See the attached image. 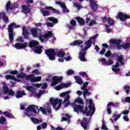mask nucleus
Here are the masks:
<instances>
[{
  "instance_id": "47",
  "label": "nucleus",
  "mask_w": 130,
  "mask_h": 130,
  "mask_svg": "<svg viewBox=\"0 0 130 130\" xmlns=\"http://www.w3.org/2000/svg\"><path fill=\"white\" fill-rule=\"evenodd\" d=\"M26 90H27V91H29V92H32L33 93V92H34V87L31 86H26Z\"/></svg>"
},
{
  "instance_id": "55",
  "label": "nucleus",
  "mask_w": 130,
  "mask_h": 130,
  "mask_svg": "<svg viewBox=\"0 0 130 130\" xmlns=\"http://www.w3.org/2000/svg\"><path fill=\"white\" fill-rule=\"evenodd\" d=\"M129 113V111L128 110H124L121 112L120 114L121 115L122 114H123L124 115H127Z\"/></svg>"
},
{
  "instance_id": "40",
  "label": "nucleus",
  "mask_w": 130,
  "mask_h": 130,
  "mask_svg": "<svg viewBox=\"0 0 130 130\" xmlns=\"http://www.w3.org/2000/svg\"><path fill=\"white\" fill-rule=\"evenodd\" d=\"M107 22L110 26H112L114 24V20H113L112 19H111L110 17L108 18Z\"/></svg>"
},
{
  "instance_id": "58",
  "label": "nucleus",
  "mask_w": 130,
  "mask_h": 130,
  "mask_svg": "<svg viewBox=\"0 0 130 130\" xmlns=\"http://www.w3.org/2000/svg\"><path fill=\"white\" fill-rule=\"evenodd\" d=\"M74 73V71H73V70L72 69H70L67 71V75H68V76H70L71 75H73Z\"/></svg>"
},
{
  "instance_id": "63",
  "label": "nucleus",
  "mask_w": 130,
  "mask_h": 130,
  "mask_svg": "<svg viewBox=\"0 0 130 130\" xmlns=\"http://www.w3.org/2000/svg\"><path fill=\"white\" fill-rule=\"evenodd\" d=\"M41 125L43 128H46L47 127V123L44 122L41 124Z\"/></svg>"
},
{
  "instance_id": "30",
  "label": "nucleus",
  "mask_w": 130,
  "mask_h": 130,
  "mask_svg": "<svg viewBox=\"0 0 130 130\" xmlns=\"http://www.w3.org/2000/svg\"><path fill=\"white\" fill-rule=\"evenodd\" d=\"M45 93V90H39V93H36V91H33V94L34 95H36L38 98H40L41 97V95Z\"/></svg>"
},
{
  "instance_id": "17",
  "label": "nucleus",
  "mask_w": 130,
  "mask_h": 130,
  "mask_svg": "<svg viewBox=\"0 0 130 130\" xmlns=\"http://www.w3.org/2000/svg\"><path fill=\"white\" fill-rule=\"evenodd\" d=\"M88 120H87V118L84 117L82 121L81 122V125L84 128V129H88V127L89 126L88 125Z\"/></svg>"
},
{
  "instance_id": "6",
  "label": "nucleus",
  "mask_w": 130,
  "mask_h": 130,
  "mask_svg": "<svg viewBox=\"0 0 130 130\" xmlns=\"http://www.w3.org/2000/svg\"><path fill=\"white\" fill-rule=\"evenodd\" d=\"M50 103L52 105L54 109H55L56 111H57L60 107H61V104H62V100L61 99H53L51 98L50 99Z\"/></svg>"
},
{
  "instance_id": "60",
  "label": "nucleus",
  "mask_w": 130,
  "mask_h": 130,
  "mask_svg": "<svg viewBox=\"0 0 130 130\" xmlns=\"http://www.w3.org/2000/svg\"><path fill=\"white\" fill-rule=\"evenodd\" d=\"M88 84L89 83H88V82H85L83 84V87H81V89H86V88H87V86H88Z\"/></svg>"
},
{
  "instance_id": "46",
  "label": "nucleus",
  "mask_w": 130,
  "mask_h": 130,
  "mask_svg": "<svg viewBox=\"0 0 130 130\" xmlns=\"http://www.w3.org/2000/svg\"><path fill=\"white\" fill-rule=\"evenodd\" d=\"M75 102H76V103H79V104H84L83 100L80 98H77V100H75Z\"/></svg>"
},
{
  "instance_id": "11",
  "label": "nucleus",
  "mask_w": 130,
  "mask_h": 130,
  "mask_svg": "<svg viewBox=\"0 0 130 130\" xmlns=\"http://www.w3.org/2000/svg\"><path fill=\"white\" fill-rule=\"evenodd\" d=\"M116 19L117 20L119 19L120 21L123 22L125 20H127V19H130V16L129 15L123 14L122 12H119L116 16Z\"/></svg>"
},
{
  "instance_id": "14",
  "label": "nucleus",
  "mask_w": 130,
  "mask_h": 130,
  "mask_svg": "<svg viewBox=\"0 0 130 130\" xmlns=\"http://www.w3.org/2000/svg\"><path fill=\"white\" fill-rule=\"evenodd\" d=\"M27 45H28V43L26 42L24 43H16L15 45H13V46L16 48V49H24V48H26V47H27Z\"/></svg>"
},
{
  "instance_id": "62",
  "label": "nucleus",
  "mask_w": 130,
  "mask_h": 130,
  "mask_svg": "<svg viewBox=\"0 0 130 130\" xmlns=\"http://www.w3.org/2000/svg\"><path fill=\"white\" fill-rule=\"evenodd\" d=\"M18 71L17 70H14V71H12L10 72L11 75H18Z\"/></svg>"
},
{
  "instance_id": "26",
  "label": "nucleus",
  "mask_w": 130,
  "mask_h": 130,
  "mask_svg": "<svg viewBox=\"0 0 130 130\" xmlns=\"http://www.w3.org/2000/svg\"><path fill=\"white\" fill-rule=\"evenodd\" d=\"M84 43V42L81 40H77L71 43V45L76 46L77 45H81Z\"/></svg>"
},
{
  "instance_id": "53",
  "label": "nucleus",
  "mask_w": 130,
  "mask_h": 130,
  "mask_svg": "<svg viewBox=\"0 0 130 130\" xmlns=\"http://www.w3.org/2000/svg\"><path fill=\"white\" fill-rule=\"evenodd\" d=\"M95 24H96V20L92 19L89 23V26H92L93 25H95Z\"/></svg>"
},
{
  "instance_id": "41",
  "label": "nucleus",
  "mask_w": 130,
  "mask_h": 130,
  "mask_svg": "<svg viewBox=\"0 0 130 130\" xmlns=\"http://www.w3.org/2000/svg\"><path fill=\"white\" fill-rule=\"evenodd\" d=\"M81 90H83V96L84 98H86V95L89 94V91L87 88H81Z\"/></svg>"
},
{
  "instance_id": "21",
  "label": "nucleus",
  "mask_w": 130,
  "mask_h": 130,
  "mask_svg": "<svg viewBox=\"0 0 130 130\" xmlns=\"http://www.w3.org/2000/svg\"><path fill=\"white\" fill-rule=\"evenodd\" d=\"M45 10H50L51 11H52L54 14H57V15H59V14H60L59 10H56L51 6H46Z\"/></svg>"
},
{
  "instance_id": "22",
  "label": "nucleus",
  "mask_w": 130,
  "mask_h": 130,
  "mask_svg": "<svg viewBox=\"0 0 130 130\" xmlns=\"http://www.w3.org/2000/svg\"><path fill=\"white\" fill-rule=\"evenodd\" d=\"M38 44H39L38 41H32L29 42L28 46L29 47H30V48H33V47L36 48L38 46L37 45H38Z\"/></svg>"
},
{
  "instance_id": "51",
  "label": "nucleus",
  "mask_w": 130,
  "mask_h": 130,
  "mask_svg": "<svg viewBox=\"0 0 130 130\" xmlns=\"http://www.w3.org/2000/svg\"><path fill=\"white\" fill-rule=\"evenodd\" d=\"M10 9H11V1H9L6 5L7 11H9V10H10Z\"/></svg>"
},
{
  "instance_id": "52",
  "label": "nucleus",
  "mask_w": 130,
  "mask_h": 130,
  "mask_svg": "<svg viewBox=\"0 0 130 130\" xmlns=\"http://www.w3.org/2000/svg\"><path fill=\"white\" fill-rule=\"evenodd\" d=\"M102 123H103V125L102 126L101 129H103V130L108 129V128L106 126V125L105 124V123L104 122V121H103Z\"/></svg>"
},
{
  "instance_id": "20",
  "label": "nucleus",
  "mask_w": 130,
  "mask_h": 130,
  "mask_svg": "<svg viewBox=\"0 0 130 130\" xmlns=\"http://www.w3.org/2000/svg\"><path fill=\"white\" fill-rule=\"evenodd\" d=\"M92 41L91 40H87V42H85L84 43V44L85 45V46L84 47V48H83V49L84 50H88V49H89V48H90L91 47V46H92Z\"/></svg>"
},
{
  "instance_id": "5",
  "label": "nucleus",
  "mask_w": 130,
  "mask_h": 130,
  "mask_svg": "<svg viewBox=\"0 0 130 130\" xmlns=\"http://www.w3.org/2000/svg\"><path fill=\"white\" fill-rule=\"evenodd\" d=\"M117 61L116 62L115 66H113L112 67V71L115 73H119L120 72V69L119 68V62L121 64V66H124V63L123 62V55H120L117 56Z\"/></svg>"
},
{
  "instance_id": "29",
  "label": "nucleus",
  "mask_w": 130,
  "mask_h": 130,
  "mask_svg": "<svg viewBox=\"0 0 130 130\" xmlns=\"http://www.w3.org/2000/svg\"><path fill=\"white\" fill-rule=\"evenodd\" d=\"M24 95H26V93H25V90H23L22 92L20 90L17 91L16 93V98L19 99L21 98Z\"/></svg>"
},
{
  "instance_id": "4",
  "label": "nucleus",
  "mask_w": 130,
  "mask_h": 130,
  "mask_svg": "<svg viewBox=\"0 0 130 130\" xmlns=\"http://www.w3.org/2000/svg\"><path fill=\"white\" fill-rule=\"evenodd\" d=\"M14 27L15 28H20V25H17L15 23H11L8 26V33L10 41V43H12L14 41Z\"/></svg>"
},
{
  "instance_id": "43",
  "label": "nucleus",
  "mask_w": 130,
  "mask_h": 130,
  "mask_svg": "<svg viewBox=\"0 0 130 130\" xmlns=\"http://www.w3.org/2000/svg\"><path fill=\"white\" fill-rule=\"evenodd\" d=\"M61 85L62 88L64 89V88H69V87L71 86V82H69L68 83H62Z\"/></svg>"
},
{
  "instance_id": "32",
  "label": "nucleus",
  "mask_w": 130,
  "mask_h": 130,
  "mask_svg": "<svg viewBox=\"0 0 130 130\" xmlns=\"http://www.w3.org/2000/svg\"><path fill=\"white\" fill-rule=\"evenodd\" d=\"M36 49L34 50L35 53H37V54H41L42 52V50L41 49V46H37L36 47Z\"/></svg>"
},
{
  "instance_id": "44",
  "label": "nucleus",
  "mask_w": 130,
  "mask_h": 130,
  "mask_svg": "<svg viewBox=\"0 0 130 130\" xmlns=\"http://www.w3.org/2000/svg\"><path fill=\"white\" fill-rule=\"evenodd\" d=\"M111 55H112V53H111L110 50H109L105 54V56H106V57H109V56H111Z\"/></svg>"
},
{
  "instance_id": "49",
  "label": "nucleus",
  "mask_w": 130,
  "mask_h": 130,
  "mask_svg": "<svg viewBox=\"0 0 130 130\" xmlns=\"http://www.w3.org/2000/svg\"><path fill=\"white\" fill-rule=\"evenodd\" d=\"M8 94L10 96H15V91L12 89H9Z\"/></svg>"
},
{
  "instance_id": "1",
  "label": "nucleus",
  "mask_w": 130,
  "mask_h": 130,
  "mask_svg": "<svg viewBox=\"0 0 130 130\" xmlns=\"http://www.w3.org/2000/svg\"><path fill=\"white\" fill-rule=\"evenodd\" d=\"M110 43H111V44H115V45H116L117 49H118V50H120L121 48L124 49V50H126V49H128L130 47L129 43H126L120 45V43H121V40H120L112 39L110 40Z\"/></svg>"
},
{
  "instance_id": "3",
  "label": "nucleus",
  "mask_w": 130,
  "mask_h": 130,
  "mask_svg": "<svg viewBox=\"0 0 130 130\" xmlns=\"http://www.w3.org/2000/svg\"><path fill=\"white\" fill-rule=\"evenodd\" d=\"M30 33L34 38H39L41 42H44V39L42 38V29L39 28H32Z\"/></svg>"
},
{
  "instance_id": "38",
  "label": "nucleus",
  "mask_w": 130,
  "mask_h": 130,
  "mask_svg": "<svg viewBox=\"0 0 130 130\" xmlns=\"http://www.w3.org/2000/svg\"><path fill=\"white\" fill-rule=\"evenodd\" d=\"M64 55H66L64 51H59L57 53V56H58V57H63Z\"/></svg>"
},
{
  "instance_id": "36",
  "label": "nucleus",
  "mask_w": 130,
  "mask_h": 130,
  "mask_svg": "<svg viewBox=\"0 0 130 130\" xmlns=\"http://www.w3.org/2000/svg\"><path fill=\"white\" fill-rule=\"evenodd\" d=\"M3 114H4V115H5V116H6L7 117H8V118H13V117H14V116L12 115V114H11V113H9V112H3Z\"/></svg>"
},
{
  "instance_id": "9",
  "label": "nucleus",
  "mask_w": 130,
  "mask_h": 130,
  "mask_svg": "<svg viewBox=\"0 0 130 130\" xmlns=\"http://www.w3.org/2000/svg\"><path fill=\"white\" fill-rule=\"evenodd\" d=\"M27 81H30L31 83H37L41 81V76L35 77L34 74H30L27 75L25 77Z\"/></svg>"
},
{
  "instance_id": "18",
  "label": "nucleus",
  "mask_w": 130,
  "mask_h": 130,
  "mask_svg": "<svg viewBox=\"0 0 130 130\" xmlns=\"http://www.w3.org/2000/svg\"><path fill=\"white\" fill-rule=\"evenodd\" d=\"M53 36V34H52V31H48L46 34L43 35L42 34V38L43 39H49V38H51Z\"/></svg>"
},
{
  "instance_id": "42",
  "label": "nucleus",
  "mask_w": 130,
  "mask_h": 130,
  "mask_svg": "<svg viewBox=\"0 0 130 130\" xmlns=\"http://www.w3.org/2000/svg\"><path fill=\"white\" fill-rule=\"evenodd\" d=\"M124 89L125 90V91L126 92V94L127 95H128V94H129V92H130V87L128 86H124Z\"/></svg>"
},
{
  "instance_id": "7",
  "label": "nucleus",
  "mask_w": 130,
  "mask_h": 130,
  "mask_svg": "<svg viewBox=\"0 0 130 130\" xmlns=\"http://www.w3.org/2000/svg\"><path fill=\"white\" fill-rule=\"evenodd\" d=\"M69 93H71V90L62 92L60 94V97H66V96H67L63 102V104H64L65 107H67V106H69V105L71 104V102H70V95H69Z\"/></svg>"
},
{
  "instance_id": "64",
  "label": "nucleus",
  "mask_w": 130,
  "mask_h": 130,
  "mask_svg": "<svg viewBox=\"0 0 130 130\" xmlns=\"http://www.w3.org/2000/svg\"><path fill=\"white\" fill-rule=\"evenodd\" d=\"M106 51V49L103 48L102 50L100 51V53L102 55L104 54L105 53V52Z\"/></svg>"
},
{
  "instance_id": "37",
  "label": "nucleus",
  "mask_w": 130,
  "mask_h": 130,
  "mask_svg": "<svg viewBox=\"0 0 130 130\" xmlns=\"http://www.w3.org/2000/svg\"><path fill=\"white\" fill-rule=\"evenodd\" d=\"M48 20L51 22H53L54 24H57L58 23V20H57V19L54 17H49Z\"/></svg>"
},
{
  "instance_id": "35",
  "label": "nucleus",
  "mask_w": 130,
  "mask_h": 130,
  "mask_svg": "<svg viewBox=\"0 0 130 130\" xmlns=\"http://www.w3.org/2000/svg\"><path fill=\"white\" fill-rule=\"evenodd\" d=\"M26 77H27V74L24 73H21L17 75V78H18V79H23V78H25Z\"/></svg>"
},
{
  "instance_id": "12",
  "label": "nucleus",
  "mask_w": 130,
  "mask_h": 130,
  "mask_svg": "<svg viewBox=\"0 0 130 130\" xmlns=\"http://www.w3.org/2000/svg\"><path fill=\"white\" fill-rule=\"evenodd\" d=\"M63 79V76H54L52 78V82L51 84V86L52 87H54L58 83H59L62 81V79Z\"/></svg>"
},
{
  "instance_id": "39",
  "label": "nucleus",
  "mask_w": 130,
  "mask_h": 130,
  "mask_svg": "<svg viewBox=\"0 0 130 130\" xmlns=\"http://www.w3.org/2000/svg\"><path fill=\"white\" fill-rule=\"evenodd\" d=\"M5 78L6 80H12L13 81H14V79H15V76L7 75L5 76Z\"/></svg>"
},
{
  "instance_id": "27",
  "label": "nucleus",
  "mask_w": 130,
  "mask_h": 130,
  "mask_svg": "<svg viewBox=\"0 0 130 130\" xmlns=\"http://www.w3.org/2000/svg\"><path fill=\"white\" fill-rule=\"evenodd\" d=\"M4 22H9V18L7 16V13L5 12H1V18Z\"/></svg>"
},
{
  "instance_id": "45",
  "label": "nucleus",
  "mask_w": 130,
  "mask_h": 130,
  "mask_svg": "<svg viewBox=\"0 0 130 130\" xmlns=\"http://www.w3.org/2000/svg\"><path fill=\"white\" fill-rule=\"evenodd\" d=\"M6 122V118L4 116H1L0 118V124H5Z\"/></svg>"
},
{
  "instance_id": "48",
  "label": "nucleus",
  "mask_w": 130,
  "mask_h": 130,
  "mask_svg": "<svg viewBox=\"0 0 130 130\" xmlns=\"http://www.w3.org/2000/svg\"><path fill=\"white\" fill-rule=\"evenodd\" d=\"M79 75L80 76H83V77H85V78H87L86 80H88V78H89L88 74H87L86 72H80Z\"/></svg>"
},
{
  "instance_id": "34",
  "label": "nucleus",
  "mask_w": 130,
  "mask_h": 130,
  "mask_svg": "<svg viewBox=\"0 0 130 130\" xmlns=\"http://www.w3.org/2000/svg\"><path fill=\"white\" fill-rule=\"evenodd\" d=\"M31 120L34 123H35V124H38L39 122H42V119L39 120L37 118H31Z\"/></svg>"
},
{
  "instance_id": "13",
  "label": "nucleus",
  "mask_w": 130,
  "mask_h": 130,
  "mask_svg": "<svg viewBox=\"0 0 130 130\" xmlns=\"http://www.w3.org/2000/svg\"><path fill=\"white\" fill-rule=\"evenodd\" d=\"M39 111V108L38 106L32 105L29 106L26 109V111L27 112H29V111H31V112H34V113H35V114H37V111H36V109Z\"/></svg>"
},
{
  "instance_id": "15",
  "label": "nucleus",
  "mask_w": 130,
  "mask_h": 130,
  "mask_svg": "<svg viewBox=\"0 0 130 130\" xmlns=\"http://www.w3.org/2000/svg\"><path fill=\"white\" fill-rule=\"evenodd\" d=\"M89 3L91 10H92L93 12H96L98 9V4H97V2H94V0H89Z\"/></svg>"
},
{
  "instance_id": "10",
  "label": "nucleus",
  "mask_w": 130,
  "mask_h": 130,
  "mask_svg": "<svg viewBox=\"0 0 130 130\" xmlns=\"http://www.w3.org/2000/svg\"><path fill=\"white\" fill-rule=\"evenodd\" d=\"M89 105L87 108H89V110H88V112L86 113V116H89L90 115V116H92V115L94 114L96 110V108H95V107L92 106V104L93 103V100L91 99H89Z\"/></svg>"
},
{
  "instance_id": "19",
  "label": "nucleus",
  "mask_w": 130,
  "mask_h": 130,
  "mask_svg": "<svg viewBox=\"0 0 130 130\" xmlns=\"http://www.w3.org/2000/svg\"><path fill=\"white\" fill-rule=\"evenodd\" d=\"M30 8V5L26 6V5H22V12L24 14H29L30 12H31V9L29 8Z\"/></svg>"
},
{
  "instance_id": "56",
  "label": "nucleus",
  "mask_w": 130,
  "mask_h": 130,
  "mask_svg": "<svg viewBox=\"0 0 130 130\" xmlns=\"http://www.w3.org/2000/svg\"><path fill=\"white\" fill-rule=\"evenodd\" d=\"M72 26H76L77 25V21L75 19H72L70 22Z\"/></svg>"
},
{
  "instance_id": "2",
  "label": "nucleus",
  "mask_w": 130,
  "mask_h": 130,
  "mask_svg": "<svg viewBox=\"0 0 130 130\" xmlns=\"http://www.w3.org/2000/svg\"><path fill=\"white\" fill-rule=\"evenodd\" d=\"M72 107L73 108V111L74 112H76L77 113H83V114H86L87 116V113L88 112V107L86 106L84 108V106H82L81 105H77L76 103H73L72 104Z\"/></svg>"
},
{
  "instance_id": "54",
  "label": "nucleus",
  "mask_w": 130,
  "mask_h": 130,
  "mask_svg": "<svg viewBox=\"0 0 130 130\" xmlns=\"http://www.w3.org/2000/svg\"><path fill=\"white\" fill-rule=\"evenodd\" d=\"M111 64H113V61L110 59H109L108 61H107L106 66H111Z\"/></svg>"
},
{
  "instance_id": "23",
  "label": "nucleus",
  "mask_w": 130,
  "mask_h": 130,
  "mask_svg": "<svg viewBox=\"0 0 130 130\" xmlns=\"http://www.w3.org/2000/svg\"><path fill=\"white\" fill-rule=\"evenodd\" d=\"M76 20L78 22L80 26H84L85 25V20L79 16L75 18Z\"/></svg>"
},
{
  "instance_id": "33",
  "label": "nucleus",
  "mask_w": 130,
  "mask_h": 130,
  "mask_svg": "<svg viewBox=\"0 0 130 130\" xmlns=\"http://www.w3.org/2000/svg\"><path fill=\"white\" fill-rule=\"evenodd\" d=\"M41 12L43 14L44 17H47V16H49L50 15V12L45 11V9L41 10Z\"/></svg>"
},
{
  "instance_id": "31",
  "label": "nucleus",
  "mask_w": 130,
  "mask_h": 130,
  "mask_svg": "<svg viewBox=\"0 0 130 130\" xmlns=\"http://www.w3.org/2000/svg\"><path fill=\"white\" fill-rule=\"evenodd\" d=\"M110 106H113V107H118L119 106V103H113V102H109L107 104V107H110Z\"/></svg>"
},
{
  "instance_id": "8",
  "label": "nucleus",
  "mask_w": 130,
  "mask_h": 130,
  "mask_svg": "<svg viewBox=\"0 0 130 130\" xmlns=\"http://www.w3.org/2000/svg\"><path fill=\"white\" fill-rule=\"evenodd\" d=\"M45 53L49 57L50 60H55V49L50 48L45 50Z\"/></svg>"
},
{
  "instance_id": "25",
  "label": "nucleus",
  "mask_w": 130,
  "mask_h": 130,
  "mask_svg": "<svg viewBox=\"0 0 130 130\" xmlns=\"http://www.w3.org/2000/svg\"><path fill=\"white\" fill-rule=\"evenodd\" d=\"M74 79L76 80V83H77L79 85H83V84H84V82L79 76H76L74 77Z\"/></svg>"
},
{
  "instance_id": "24",
  "label": "nucleus",
  "mask_w": 130,
  "mask_h": 130,
  "mask_svg": "<svg viewBox=\"0 0 130 130\" xmlns=\"http://www.w3.org/2000/svg\"><path fill=\"white\" fill-rule=\"evenodd\" d=\"M22 35L24 39H28L29 37V32H28V30L26 29V28L23 27L22 28Z\"/></svg>"
},
{
  "instance_id": "50",
  "label": "nucleus",
  "mask_w": 130,
  "mask_h": 130,
  "mask_svg": "<svg viewBox=\"0 0 130 130\" xmlns=\"http://www.w3.org/2000/svg\"><path fill=\"white\" fill-rule=\"evenodd\" d=\"M40 110L43 113V114H47V111L45 110V109L43 108L42 107H40Z\"/></svg>"
},
{
  "instance_id": "57",
  "label": "nucleus",
  "mask_w": 130,
  "mask_h": 130,
  "mask_svg": "<svg viewBox=\"0 0 130 130\" xmlns=\"http://www.w3.org/2000/svg\"><path fill=\"white\" fill-rule=\"evenodd\" d=\"M55 89L57 90V91H59V90H61V89H63L62 84H60L56 86Z\"/></svg>"
},
{
  "instance_id": "61",
  "label": "nucleus",
  "mask_w": 130,
  "mask_h": 130,
  "mask_svg": "<svg viewBox=\"0 0 130 130\" xmlns=\"http://www.w3.org/2000/svg\"><path fill=\"white\" fill-rule=\"evenodd\" d=\"M32 74H35L36 75H38L40 74V72H39L37 69H36L32 71Z\"/></svg>"
},
{
  "instance_id": "28",
  "label": "nucleus",
  "mask_w": 130,
  "mask_h": 130,
  "mask_svg": "<svg viewBox=\"0 0 130 130\" xmlns=\"http://www.w3.org/2000/svg\"><path fill=\"white\" fill-rule=\"evenodd\" d=\"M3 90L4 94H8L9 91L10 90L8 85H7V84H6L5 82L3 83Z\"/></svg>"
},
{
  "instance_id": "59",
  "label": "nucleus",
  "mask_w": 130,
  "mask_h": 130,
  "mask_svg": "<svg viewBox=\"0 0 130 130\" xmlns=\"http://www.w3.org/2000/svg\"><path fill=\"white\" fill-rule=\"evenodd\" d=\"M99 35V34H96L93 36H92V37L89 38V40H91L92 41V40H95V39H96L97 38V37H98V36Z\"/></svg>"
},
{
  "instance_id": "16",
  "label": "nucleus",
  "mask_w": 130,
  "mask_h": 130,
  "mask_svg": "<svg viewBox=\"0 0 130 130\" xmlns=\"http://www.w3.org/2000/svg\"><path fill=\"white\" fill-rule=\"evenodd\" d=\"M86 51H87V50H84V49H82V50L79 52V58L81 61H86V58H85Z\"/></svg>"
}]
</instances>
